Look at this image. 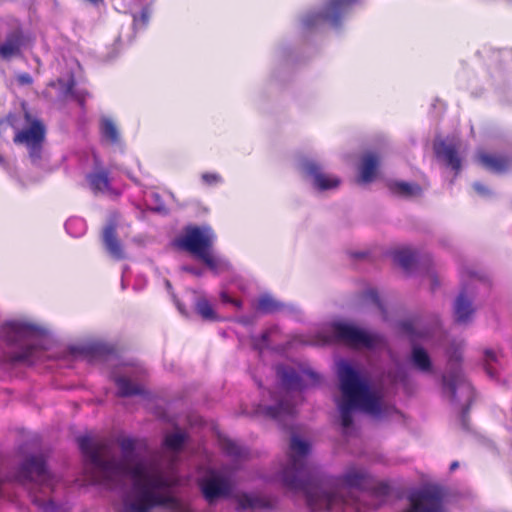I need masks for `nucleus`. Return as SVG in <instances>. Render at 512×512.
<instances>
[{
	"label": "nucleus",
	"mask_w": 512,
	"mask_h": 512,
	"mask_svg": "<svg viewBox=\"0 0 512 512\" xmlns=\"http://www.w3.org/2000/svg\"><path fill=\"white\" fill-rule=\"evenodd\" d=\"M183 270H185V271H187V272H189L191 274H194L196 276H201L202 275V271L201 270H198V269L193 268L191 266H184Z\"/></svg>",
	"instance_id": "nucleus-46"
},
{
	"label": "nucleus",
	"mask_w": 512,
	"mask_h": 512,
	"mask_svg": "<svg viewBox=\"0 0 512 512\" xmlns=\"http://www.w3.org/2000/svg\"><path fill=\"white\" fill-rule=\"evenodd\" d=\"M70 353L73 357H86L103 355L110 351V347L100 341L89 342L83 345H76L70 347Z\"/></svg>",
	"instance_id": "nucleus-24"
},
{
	"label": "nucleus",
	"mask_w": 512,
	"mask_h": 512,
	"mask_svg": "<svg viewBox=\"0 0 512 512\" xmlns=\"http://www.w3.org/2000/svg\"><path fill=\"white\" fill-rule=\"evenodd\" d=\"M17 81L21 85H30L33 82V79L28 73H21L17 75Z\"/></svg>",
	"instance_id": "nucleus-44"
},
{
	"label": "nucleus",
	"mask_w": 512,
	"mask_h": 512,
	"mask_svg": "<svg viewBox=\"0 0 512 512\" xmlns=\"http://www.w3.org/2000/svg\"><path fill=\"white\" fill-rule=\"evenodd\" d=\"M329 341V337L325 334L319 333L315 339L301 340L302 343L308 345H323Z\"/></svg>",
	"instance_id": "nucleus-42"
},
{
	"label": "nucleus",
	"mask_w": 512,
	"mask_h": 512,
	"mask_svg": "<svg viewBox=\"0 0 512 512\" xmlns=\"http://www.w3.org/2000/svg\"><path fill=\"white\" fill-rule=\"evenodd\" d=\"M77 444L85 459L89 484L119 490L130 484L117 512H150L154 507L175 505L174 477L164 471L160 459L138 458L133 438L119 440L122 459L112 454L107 442H95L88 435L78 437Z\"/></svg>",
	"instance_id": "nucleus-1"
},
{
	"label": "nucleus",
	"mask_w": 512,
	"mask_h": 512,
	"mask_svg": "<svg viewBox=\"0 0 512 512\" xmlns=\"http://www.w3.org/2000/svg\"><path fill=\"white\" fill-rule=\"evenodd\" d=\"M221 299L223 302L225 303H231L233 304L234 306L236 307H240L241 306V303L238 301V300H234L232 299L228 294H226L225 292H222L221 293Z\"/></svg>",
	"instance_id": "nucleus-45"
},
{
	"label": "nucleus",
	"mask_w": 512,
	"mask_h": 512,
	"mask_svg": "<svg viewBox=\"0 0 512 512\" xmlns=\"http://www.w3.org/2000/svg\"><path fill=\"white\" fill-rule=\"evenodd\" d=\"M67 93L74 95L78 99L80 104H82L84 102V99H85L84 93L83 92H77L76 93L74 91V82L73 81H71L69 83V85L67 87Z\"/></svg>",
	"instance_id": "nucleus-43"
},
{
	"label": "nucleus",
	"mask_w": 512,
	"mask_h": 512,
	"mask_svg": "<svg viewBox=\"0 0 512 512\" xmlns=\"http://www.w3.org/2000/svg\"><path fill=\"white\" fill-rule=\"evenodd\" d=\"M457 467H458V462H453V463L450 465V469H451V470H455Z\"/></svg>",
	"instance_id": "nucleus-49"
},
{
	"label": "nucleus",
	"mask_w": 512,
	"mask_h": 512,
	"mask_svg": "<svg viewBox=\"0 0 512 512\" xmlns=\"http://www.w3.org/2000/svg\"><path fill=\"white\" fill-rule=\"evenodd\" d=\"M109 173L106 169L95 166L94 170L86 176L90 189L94 193H105L110 188Z\"/></svg>",
	"instance_id": "nucleus-23"
},
{
	"label": "nucleus",
	"mask_w": 512,
	"mask_h": 512,
	"mask_svg": "<svg viewBox=\"0 0 512 512\" xmlns=\"http://www.w3.org/2000/svg\"><path fill=\"white\" fill-rule=\"evenodd\" d=\"M277 375L282 386L281 394L269 392L272 404H259L256 413L285 424L295 414V401L293 394L301 391L308 385H315L319 381V375L310 369L297 372L293 367L280 365L277 367Z\"/></svg>",
	"instance_id": "nucleus-5"
},
{
	"label": "nucleus",
	"mask_w": 512,
	"mask_h": 512,
	"mask_svg": "<svg viewBox=\"0 0 512 512\" xmlns=\"http://www.w3.org/2000/svg\"><path fill=\"white\" fill-rule=\"evenodd\" d=\"M417 257V253L409 248L399 249L394 252L395 262L406 271H410L413 268L414 263L417 261Z\"/></svg>",
	"instance_id": "nucleus-32"
},
{
	"label": "nucleus",
	"mask_w": 512,
	"mask_h": 512,
	"mask_svg": "<svg viewBox=\"0 0 512 512\" xmlns=\"http://www.w3.org/2000/svg\"><path fill=\"white\" fill-rule=\"evenodd\" d=\"M453 310L457 323L466 324L470 322L475 312L472 294L468 293L466 289L462 290L455 299Z\"/></svg>",
	"instance_id": "nucleus-20"
},
{
	"label": "nucleus",
	"mask_w": 512,
	"mask_h": 512,
	"mask_svg": "<svg viewBox=\"0 0 512 512\" xmlns=\"http://www.w3.org/2000/svg\"><path fill=\"white\" fill-rule=\"evenodd\" d=\"M7 480L27 487L31 501L43 512H63V508L58 507L49 498V493L54 489L55 479L48 470L42 453L26 456Z\"/></svg>",
	"instance_id": "nucleus-6"
},
{
	"label": "nucleus",
	"mask_w": 512,
	"mask_h": 512,
	"mask_svg": "<svg viewBox=\"0 0 512 512\" xmlns=\"http://www.w3.org/2000/svg\"><path fill=\"white\" fill-rule=\"evenodd\" d=\"M329 327L336 340L354 348L372 349L378 346L382 340L380 335L369 333L345 321H334Z\"/></svg>",
	"instance_id": "nucleus-11"
},
{
	"label": "nucleus",
	"mask_w": 512,
	"mask_h": 512,
	"mask_svg": "<svg viewBox=\"0 0 512 512\" xmlns=\"http://www.w3.org/2000/svg\"><path fill=\"white\" fill-rule=\"evenodd\" d=\"M99 132L101 141L113 147H122V138L116 122L110 117L103 115L99 121Z\"/></svg>",
	"instance_id": "nucleus-21"
},
{
	"label": "nucleus",
	"mask_w": 512,
	"mask_h": 512,
	"mask_svg": "<svg viewBox=\"0 0 512 512\" xmlns=\"http://www.w3.org/2000/svg\"><path fill=\"white\" fill-rule=\"evenodd\" d=\"M498 363V354L493 349H486L484 351V368L487 375L494 379L497 377V372L494 364Z\"/></svg>",
	"instance_id": "nucleus-35"
},
{
	"label": "nucleus",
	"mask_w": 512,
	"mask_h": 512,
	"mask_svg": "<svg viewBox=\"0 0 512 512\" xmlns=\"http://www.w3.org/2000/svg\"><path fill=\"white\" fill-rule=\"evenodd\" d=\"M238 505L242 509L268 510L269 503L253 493H243L238 497Z\"/></svg>",
	"instance_id": "nucleus-28"
},
{
	"label": "nucleus",
	"mask_w": 512,
	"mask_h": 512,
	"mask_svg": "<svg viewBox=\"0 0 512 512\" xmlns=\"http://www.w3.org/2000/svg\"><path fill=\"white\" fill-rule=\"evenodd\" d=\"M102 238L106 250L113 258L117 260L124 258V251L116 237V227L114 223H109L104 228Z\"/></svg>",
	"instance_id": "nucleus-22"
},
{
	"label": "nucleus",
	"mask_w": 512,
	"mask_h": 512,
	"mask_svg": "<svg viewBox=\"0 0 512 512\" xmlns=\"http://www.w3.org/2000/svg\"><path fill=\"white\" fill-rule=\"evenodd\" d=\"M402 331L413 342L410 355V362L414 368L422 373L432 372V360L425 349L415 344L418 339H425L430 336V332L421 330L420 322L414 320H407L401 323Z\"/></svg>",
	"instance_id": "nucleus-14"
},
{
	"label": "nucleus",
	"mask_w": 512,
	"mask_h": 512,
	"mask_svg": "<svg viewBox=\"0 0 512 512\" xmlns=\"http://www.w3.org/2000/svg\"><path fill=\"white\" fill-rule=\"evenodd\" d=\"M201 181L206 186L214 187L222 184L223 178L216 172H204L201 174Z\"/></svg>",
	"instance_id": "nucleus-38"
},
{
	"label": "nucleus",
	"mask_w": 512,
	"mask_h": 512,
	"mask_svg": "<svg viewBox=\"0 0 512 512\" xmlns=\"http://www.w3.org/2000/svg\"><path fill=\"white\" fill-rule=\"evenodd\" d=\"M310 444L292 435L286 463L279 471L281 483L292 491L304 494L309 512H366L355 492L371 490L377 499L388 496L390 486L375 481L363 466L350 463L336 476H322L308 462Z\"/></svg>",
	"instance_id": "nucleus-2"
},
{
	"label": "nucleus",
	"mask_w": 512,
	"mask_h": 512,
	"mask_svg": "<svg viewBox=\"0 0 512 512\" xmlns=\"http://www.w3.org/2000/svg\"><path fill=\"white\" fill-rule=\"evenodd\" d=\"M279 332L276 326L270 327L266 329L261 336L251 337V346L254 350L258 352H262L264 349L268 348L272 342V338L277 335Z\"/></svg>",
	"instance_id": "nucleus-31"
},
{
	"label": "nucleus",
	"mask_w": 512,
	"mask_h": 512,
	"mask_svg": "<svg viewBox=\"0 0 512 512\" xmlns=\"http://www.w3.org/2000/svg\"><path fill=\"white\" fill-rule=\"evenodd\" d=\"M187 442V434L181 430H175L171 433L166 434L164 440H163V450L167 455L168 458V465L166 466L164 464V457L162 456H154L153 458H158L162 461L164 471L174 477L175 484L173 485V488L177 486L180 482V479L176 473L175 470V462L177 460L178 454L182 451L185 444Z\"/></svg>",
	"instance_id": "nucleus-16"
},
{
	"label": "nucleus",
	"mask_w": 512,
	"mask_h": 512,
	"mask_svg": "<svg viewBox=\"0 0 512 512\" xmlns=\"http://www.w3.org/2000/svg\"><path fill=\"white\" fill-rule=\"evenodd\" d=\"M481 164L488 170L496 173L504 172L508 169V160L502 157L481 153L479 155Z\"/></svg>",
	"instance_id": "nucleus-29"
},
{
	"label": "nucleus",
	"mask_w": 512,
	"mask_h": 512,
	"mask_svg": "<svg viewBox=\"0 0 512 512\" xmlns=\"http://www.w3.org/2000/svg\"><path fill=\"white\" fill-rule=\"evenodd\" d=\"M199 486L204 498L209 503H212L219 498L228 497L232 492V483L230 478L214 470L201 478Z\"/></svg>",
	"instance_id": "nucleus-17"
},
{
	"label": "nucleus",
	"mask_w": 512,
	"mask_h": 512,
	"mask_svg": "<svg viewBox=\"0 0 512 512\" xmlns=\"http://www.w3.org/2000/svg\"><path fill=\"white\" fill-rule=\"evenodd\" d=\"M11 125L15 130L14 142L27 147L33 163L38 161L45 137L43 123L26 109H23L21 114L12 118Z\"/></svg>",
	"instance_id": "nucleus-9"
},
{
	"label": "nucleus",
	"mask_w": 512,
	"mask_h": 512,
	"mask_svg": "<svg viewBox=\"0 0 512 512\" xmlns=\"http://www.w3.org/2000/svg\"><path fill=\"white\" fill-rule=\"evenodd\" d=\"M195 309L203 320L216 321L218 316L210 302L205 298H199L195 303Z\"/></svg>",
	"instance_id": "nucleus-34"
},
{
	"label": "nucleus",
	"mask_w": 512,
	"mask_h": 512,
	"mask_svg": "<svg viewBox=\"0 0 512 512\" xmlns=\"http://www.w3.org/2000/svg\"><path fill=\"white\" fill-rule=\"evenodd\" d=\"M342 400L338 402L341 425L345 431L353 423V412L358 410L375 418L385 413L383 392L370 385L369 381L346 360L337 363Z\"/></svg>",
	"instance_id": "nucleus-4"
},
{
	"label": "nucleus",
	"mask_w": 512,
	"mask_h": 512,
	"mask_svg": "<svg viewBox=\"0 0 512 512\" xmlns=\"http://www.w3.org/2000/svg\"><path fill=\"white\" fill-rule=\"evenodd\" d=\"M464 342L462 340H453L447 348V372L443 375V390L452 402L461 405L463 417L467 413L473 400L474 391L471 384L466 380L460 364L462 361V351Z\"/></svg>",
	"instance_id": "nucleus-7"
},
{
	"label": "nucleus",
	"mask_w": 512,
	"mask_h": 512,
	"mask_svg": "<svg viewBox=\"0 0 512 512\" xmlns=\"http://www.w3.org/2000/svg\"><path fill=\"white\" fill-rule=\"evenodd\" d=\"M221 448L222 450L233 459L239 460L246 458L248 455V450L239 444L237 441H234L229 438L221 439Z\"/></svg>",
	"instance_id": "nucleus-30"
},
{
	"label": "nucleus",
	"mask_w": 512,
	"mask_h": 512,
	"mask_svg": "<svg viewBox=\"0 0 512 512\" xmlns=\"http://www.w3.org/2000/svg\"><path fill=\"white\" fill-rule=\"evenodd\" d=\"M284 55V51L282 49H278L276 51V57L281 58Z\"/></svg>",
	"instance_id": "nucleus-48"
},
{
	"label": "nucleus",
	"mask_w": 512,
	"mask_h": 512,
	"mask_svg": "<svg viewBox=\"0 0 512 512\" xmlns=\"http://www.w3.org/2000/svg\"><path fill=\"white\" fill-rule=\"evenodd\" d=\"M407 498L410 506L404 512H447L443 506V491L438 486L412 489Z\"/></svg>",
	"instance_id": "nucleus-13"
},
{
	"label": "nucleus",
	"mask_w": 512,
	"mask_h": 512,
	"mask_svg": "<svg viewBox=\"0 0 512 512\" xmlns=\"http://www.w3.org/2000/svg\"><path fill=\"white\" fill-rule=\"evenodd\" d=\"M473 188L477 192V194L483 198H489L493 194L492 191L487 186L480 182H475L473 184Z\"/></svg>",
	"instance_id": "nucleus-41"
},
{
	"label": "nucleus",
	"mask_w": 512,
	"mask_h": 512,
	"mask_svg": "<svg viewBox=\"0 0 512 512\" xmlns=\"http://www.w3.org/2000/svg\"><path fill=\"white\" fill-rule=\"evenodd\" d=\"M300 169L318 191L336 189L340 185V179L331 173L324 171L323 166L313 159H303Z\"/></svg>",
	"instance_id": "nucleus-15"
},
{
	"label": "nucleus",
	"mask_w": 512,
	"mask_h": 512,
	"mask_svg": "<svg viewBox=\"0 0 512 512\" xmlns=\"http://www.w3.org/2000/svg\"><path fill=\"white\" fill-rule=\"evenodd\" d=\"M174 301H175V303L177 305V308H178L179 312L184 315L185 314V310L182 307V305L178 301H176L175 299H174Z\"/></svg>",
	"instance_id": "nucleus-47"
},
{
	"label": "nucleus",
	"mask_w": 512,
	"mask_h": 512,
	"mask_svg": "<svg viewBox=\"0 0 512 512\" xmlns=\"http://www.w3.org/2000/svg\"><path fill=\"white\" fill-rule=\"evenodd\" d=\"M206 266L215 274L226 272L230 269V262L222 255L215 253L212 249L200 258Z\"/></svg>",
	"instance_id": "nucleus-27"
},
{
	"label": "nucleus",
	"mask_w": 512,
	"mask_h": 512,
	"mask_svg": "<svg viewBox=\"0 0 512 512\" xmlns=\"http://www.w3.org/2000/svg\"><path fill=\"white\" fill-rule=\"evenodd\" d=\"M150 13L148 9H143L139 16H134V26L137 27H143L145 26L149 21Z\"/></svg>",
	"instance_id": "nucleus-40"
},
{
	"label": "nucleus",
	"mask_w": 512,
	"mask_h": 512,
	"mask_svg": "<svg viewBox=\"0 0 512 512\" xmlns=\"http://www.w3.org/2000/svg\"><path fill=\"white\" fill-rule=\"evenodd\" d=\"M378 163L379 161L375 154H365L362 158L361 165L359 168V182L364 184L371 182L376 175Z\"/></svg>",
	"instance_id": "nucleus-25"
},
{
	"label": "nucleus",
	"mask_w": 512,
	"mask_h": 512,
	"mask_svg": "<svg viewBox=\"0 0 512 512\" xmlns=\"http://www.w3.org/2000/svg\"><path fill=\"white\" fill-rule=\"evenodd\" d=\"M357 0H328L319 11L306 13L301 24L304 29L319 27L322 23H328L337 27L350 13Z\"/></svg>",
	"instance_id": "nucleus-10"
},
{
	"label": "nucleus",
	"mask_w": 512,
	"mask_h": 512,
	"mask_svg": "<svg viewBox=\"0 0 512 512\" xmlns=\"http://www.w3.org/2000/svg\"><path fill=\"white\" fill-rule=\"evenodd\" d=\"M52 342L51 331L30 317L12 318L0 325V348L7 364L31 365L42 359Z\"/></svg>",
	"instance_id": "nucleus-3"
},
{
	"label": "nucleus",
	"mask_w": 512,
	"mask_h": 512,
	"mask_svg": "<svg viewBox=\"0 0 512 512\" xmlns=\"http://www.w3.org/2000/svg\"><path fill=\"white\" fill-rule=\"evenodd\" d=\"M215 240L216 235L209 226H188L175 245L200 259L212 249Z\"/></svg>",
	"instance_id": "nucleus-12"
},
{
	"label": "nucleus",
	"mask_w": 512,
	"mask_h": 512,
	"mask_svg": "<svg viewBox=\"0 0 512 512\" xmlns=\"http://www.w3.org/2000/svg\"><path fill=\"white\" fill-rule=\"evenodd\" d=\"M256 307L263 313H274L281 310L283 305L271 295L264 294L258 298Z\"/></svg>",
	"instance_id": "nucleus-33"
},
{
	"label": "nucleus",
	"mask_w": 512,
	"mask_h": 512,
	"mask_svg": "<svg viewBox=\"0 0 512 512\" xmlns=\"http://www.w3.org/2000/svg\"><path fill=\"white\" fill-rule=\"evenodd\" d=\"M430 279H431V281H432V285H433V287H434V286H436V284H437V283H436V281H435V279H434V276H433V275H431V276H430Z\"/></svg>",
	"instance_id": "nucleus-50"
},
{
	"label": "nucleus",
	"mask_w": 512,
	"mask_h": 512,
	"mask_svg": "<svg viewBox=\"0 0 512 512\" xmlns=\"http://www.w3.org/2000/svg\"><path fill=\"white\" fill-rule=\"evenodd\" d=\"M65 228L68 233L74 237H78L85 232L86 224L80 218H71L66 222Z\"/></svg>",
	"instance_id": "nucleus-36"
},
{
	"label": "nucleus",
	"mask_w": 512,
	"mask_h": 512,
	"mask_svg": "<svg viewBox=\"0 0 512 512\" xmlns=\"http://www.w3.org/2000/svg\"><path fill=\"white\" fill-rule=\"evenodd\" d=\"M34 46V38L13 17L0 19V61L10 63L24 58Z\"/></svg>",
	"instance_id": "nucleus-8"
},
{
	"label": "nucleus",
	"mask_w": 512,
	"mask_h": 512,
	"mask_svg": "<svg viewBox=\"0 0 512 512\" xmlns=\"http://www.w3.org/2000/svg\"><path fill=\"white\" fill-rule=\"evenodd\" d=\"M165 283H166V287H167V289H168V290H170V289H171V284H170V282H169L168 280H166V282H165Z\"/></svg>",
	"instance_id": "nucleus-51"
},
{
	"label": "nucleus",
	"mask_w": 512,
	"mask_h": 512,
	"mask_svg": "<svg viewBox=\"0 0 512 512\" xmlns=\"http://www.w3.org/2000/svg\"><path fill=\"white\" fill-rule=\"evenodd\" d=\"M364 298H365V300L371 301L372 303H374L380 310H383L382 303H381L378 293L375 289H373V288L367 289L364 293Z\"/></svg>",
	"instance_id": "nucleus-39"
},
{
	"label": "nucleus",
	"mask_w": 512,
	"mask_h": 512,
	"mask_svg": "<svg viewBox=\"0 0 512 512\" xmlns=\"http://www.w3.org/2000/svg\"><path fill=\"white\" fill-rule=\"evenodd\" d=\"M0 166L9 175L10 178L16 181H20L15 161L13 159L7 158L0 153Z\"/></svg>",
	"instance_id": "nucleus-37"
},
{
	"label": "nucleus",
	"mask_w": 512,
	"mask_h": 512,
	"mask_svg": "<svg viewBox=\"0 0 512 512\" xmlns=\"http://www.w3.org/2000/svg\"><path fill=\"white\" fill-rule=\"evenodd\" d=\"M146 373L142 365L136 364L125 368L123 373L115 376V384L120 396L140 395L143 393V387L140 381Z\"/></svg>",
	"instance_id": "nucleus-18"
},
{
	"label": "nucleus",
	"mask_w": 512,
	"mask_h": 512,
	"mask_svg": "<svg viewBox=\"0 0 512 512\" xmlns=\"http://www.w3.org/2000/svg\"><path fill=\"white\" fill-rule=\"evenodd\" d=\"M461 144L459 141H441L435 144V153L456 174L462 168V160L459 156Z\"/></svg>",
	"instance_id": "nucleus-19"
},
{
	"label": "nucleus",
	"mask_w": 512,
	"mask_h": 512,
	"mask_svg": "<svg viewBox=\"0 0 512 512\" xmlns=\"http://www.w3.org/2000/svg\"><path fill=\"white\" fill-rule=\"evenodd\" d=\"M388 188L391 193L402 198H413L421 194V188L418 184L405 181H390Z\"/></svg>",
	"instance_id": "nucleus-26"
}]
</instances>
